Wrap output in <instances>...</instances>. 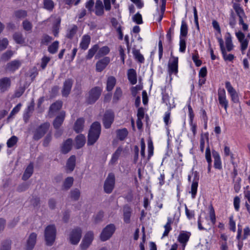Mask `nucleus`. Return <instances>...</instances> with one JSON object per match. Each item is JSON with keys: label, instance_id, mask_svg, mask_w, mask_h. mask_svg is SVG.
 <instances>
[{"label": "nucleus", "instance_id": "obj_43", "mask_svg": "<svg viewBox=\"0 0 250 250\" xmlns=\"http://www.w3.org/2000/svg\"><path fill=\"white\" fill-rule=\"evenodd\" d=\"M109 51L110 49L108 46H103L99 50L98 53L96 54L95 56V58H99L101 56L107 55L109 53Z\"/></svg>", "mask_w": 250, "mask_h": 250}, {"label": "nucleus", "instance_id": "obj_14", "mask_svg": "<svg viewBox=\"0 0 250 250\" xmlns=\"http://www.w3.org/2000/svg\"><path fill=\"white\" fill-rule=\"evenodd\" d=\"M37 234L35 232L31 233L26 241L25 250H33L36 244Z\"/></svg>", "mask_w": 250, "mask_h": 250}, {"label": "nucleus", "instance_id": "obj_23", "mask_svg": "<svg viewBox=\"0 0 250 250\" xmlns=\"http://www.w3.org/2000/svg\"><path fill=\"white\" fill-rule=\"evenodd\" d=\"M84 123V120L83 118H80L77 120L74 125V130L76 133H79L83 130Z\"/></svg>", "mask_w": 250, "mask_h": 250}, {"label": "nucleus", "instance_id": "obj_52", "mask_svg": "<svg viewBox=\"0 0 250 250\" xmlns=\"http://www.w3.org/2000/svg\"><path fill=\"white\" fill-rule=\"evenodd\" d=\"M77 30V27L74 25L68 31L66 37L68 39H72L76 34Z\"/></svg>", "mask_w": 250, "mask_h": 250}, {"label": "nucleus", "instance_id": "obj_32", "mask_svg": "<svg viewBox=\"0 0 250 250\" xmlns=\"http://www.w3.org/2000/svg\"><path fill=\"white\" fill-rule=\"evenodd\" d=\"M122 151L123 148L121 146H119L115 152L113 154L112 158L110 161V164L111 165H113L116 163Z\"/></svg>", "mask_w": 250, "mask_h": 250}, {"label": "nucleus", "instance_id": "obj_12", "mask_svg": "<svg viewBox=\"0 0 250 250\" xmlns=\"http://www.w3.org/2000/svg\"><path fill=\"white\" fill-rule=\"evenodd\" d=\"M220 49L223 57V59L225 61H229L231 62L234 58V56L233 55L231 54H227L226 48L224 45V41L223 39L221 38H217Z\"/></svg>", "mask_w": 250, "mask_h": 250}, {"label": "nucleus", "instance_id": "obj_49", "mask_svg": "<svg viewBox=\"0 0 250 250\" xmlns=\"http://www.w3.org/2000/svg\"><path fill=\"white\" fill-rule=\"evenodd\" d=\"M1 245L0 250H11V241L5 240L1 242Z\"/></svg>", "mask_w": 250, "mask_h": 250}, {"label": "nucleus", "instance_id": "obj_25", "mask_svg": "<svg viewBox=\"0 0 250 250\" xmlns=\"http://www.w3.org/2000/svg\"><path fill=\"white\" fill-rule=\"evenodd\" d=\"M127 77L129 81L132 84L137 83V74L135 69L130 68L127 71Z\"/></svg>", "mask_w": 250, "mask_h": 250}, {"label": "nucleus", "instance_id": "obj_60", "mask_svg": "<svg viewBox=\"0 0 250 250\" xmlns=\"http://www.w3.org/2000/svg\"><path fill=\"white\" fill-rule=\"evenodd\" d=\"M8 45V41L6 38H3L2 40L0 39V51L6 49Z\"/></svg>", "mask_w": 250, "mask_h": 250}, {"label": "nucleus", "instance_id": "obj_56", "mask_svg": "<svg viewBox=\"0 0 250 250\" xmlns=\"http://www.w3.org/2000/svg\"><path fill=\"white\" fill-rule=\"evenodd\" d=\"M13 54V52L11 50H8L2 55L0 59L4 61H7L10 59Z\"/></svg>", "mask_w": 250, "mask_h": 250}, {"label": "nucleus", "instance_id": "obj_1", "mask_svg": "<svg viewBox=\"0 0 250 250\" xmlns=\"http://www.w3.org/2000/svg\"><path fill=\"white\" fill-rule=\"evenodd\" d=\"M101 132V125L99 122H95L91 125L89 130L87 145H93L98 140Z\"/></svg>", "mask_w": 250, "mask_h": 250}, {"label": "nucleus", "instance_id": "obj_45", "mask_svg": "<svg viewBox=\"0 0 250 250\" xmlns=\"http://www.w3.org/2000/svg\"><path fill=\"white\" fill-rule=\"evenodd\" d=\"M132 53L135 59L139 62L143 63L144 62V58L139 50L134 49L132 51Z\"/></svg>", "mask_w": 250, "mask_h": 250}, {"label": "nucleus", "instance_id": "obj_6", "mask_svg": "<svg viewBox=\"0 0 250 250\" xmlns=\"http://www.w3.org/2000/svg\"><path fill=\"white\" fill-rule=\"evenodd\" d=\"M50 127V124L48 122L41 125L34 131L33 139L38 141L42 138L47 132Z\"/></svg>", "mask_w": 250, "mask_h": 250}, {"label": "nucleus", "instance_id": "obj_16", "mask_svg": "<svg viewBox=\"0 0 250 250\" xmlns=\"http://www.w3.org/2000/svg\"><path fill=\"white\" fill-rule=\"evenodd\" d=\"M235 35L241 43V49L242 51H245L247 48L249 40L245 39V34L240 31L236 32Z\"/></svg>", "mask_w": 250, "mask_h": 250}, {"label": "nucleus", "instance_id": "obj_10", "mask_svg": "<svg viewBox=\"0 0 250 250\" xmlns=\"http://www.w3.org/2000/svg\"><path fill=\"white\" fill-rule=\"evenodd\" d=\"M93 237L94 234L92 231H88L85 234L80 245L82 250H85L88 248L93 239Z\"/></svg>", "mask_w": 250, "mask_h": 250}, {"label": "nucleus", "instance_id": "obj_11", "mask_svg": "<svg viewBox=\"0 0 250 250\" xmlns=\"http://www.w3.org/2000/svg\"><path fill=\"white\" fill-rule=\"evenodd\" d=\"M225 86L230 96L231 101L234 103H239V99L238 95L235 89L231 85L230 82H226L225 83Z\"/></svg>", "mask_w": 250, "mask_h": 250}, {"label": "nucleus", "instance_id": "obj_53", "mask_svg": "<svg viewBox=\"0 0 250 250\" xmlns=\"http://www.w3.org/2000/svg\"><path fill=\"white\" fill-rule=\"evenodd\" d=\"M234 189L236 192H238L241 188L240 182L241 179L240 178H237L235 180L233 179Z\"/></svg>", "mask_w": 250, "mask_h": 250}, {"label": "nucleus", "instance_id": "obj_59", "mask_svg": "<svg viewBox=\"0 0 250 250\" xmlns=\"http://www.w3.org/2000/svg\"><path fill=\"white\" fill-rule=\"evenodd\" d=\"M210 210H209V217L213 225H214L216 222V217H215V211L213 209V208L212 206L210 207Z\"/></svg>", "mask_w": 250, "mask_h": 250}, {"label": "nucleus", "instance_id": "obj_9", "mask_svg": "<svg viewBox=\"0 0 250 250\" xmlns=\"http://www.w3.org/2000/svg\"><path fill=\"white\" fill-rule=\"evenodd\" d=\"M73 84V81L72 79H67L65 80L62 89V94L63 97H67L68 96L70 93Z\"/></svg>", "mask_w": 250, "mask_h": 250}, {"label": "nucleus", "instance_id": "obj_3", "mask_svg": "<svg viewBox=\"0 0 250 250\" xmlns=\"http://www.w3.org/2000/svg\"><path fill=\"white\" fill-rule=\"evenodd\" d=\"M115 176L112 173H109L106 177L104 185V191L107 194L111 193L115 187Z\"/></svg>", "mask_w": 250, "mask_h": 250}, {"label": "nucleus", "instance_id": "obj_51", "mask_svg": "<svg viewBox=\"0 0 250 250\" xmlns=\"http://www.w3.org/2000/svg\"><path fill=\"white\" fill-rule=\"evenodd\" d=\"M53 39L51 37L47 34H43L41 39V43L42 45H47Z\"/></svg>", "mask_w": 250, "mask_h": 250}, {"label": "nucleus", "instance_id": "obj_48", "mask_svg": "<svg viewBox=\"0 0 250 250\" xmlns=\"http://www.w3.org/2000/svg\"><path fill=\"white\" fill-rule=\"evenodd\" d=\"M23 29L27 32H30L32 30L33 25L32 23L27 20H24L22 23Z\"/></svg>", "mask_w": 250, "mask_h": 250}, {"label": "nucleus", "instance_id": "obj_61", "mask_svg": "<svg viewBox=\"0 0 250 250\" xmlns=\"http://www.w3.org/2000/svg\"><path fill=\"white\" fill-rule=\"evenodd\" d=\"M122 95V91L120 87H117L114 94L113 100L118 101Z\"/></svg>", "mask_w": 250, "mask_h": 250}, {"label": "nucleus", "instance_id": "obj_4", "mask_svg": "<svg viewBox=\"0 0 250 250\" xmlns=\"http://www.w3.org/2000/svg\"><path fill=\"white\" fill-rule=\"evenodd\" d=\"M102 92V88L99 86L92 88L88 93V96L86 99V102L88 104H93L100 98Z\"/></svg>", "mask_w": 250, "mask_h": 250}, {"label": "nucleus", "instance_id": "obj_2", "mask_svg": "<svg viewBox=\"0 0 250 250\" xmlns=\"http://www.w3.org/2000/svg\"><path fill=\"white\" fill-rule=\"evenodd\" d=\"M57 229L54 225H48L44 230V239L46 245L51 246L53 245L56 237Z\"/></svg>", "mask_w": 250, "mask_h": 250}, {"label": "nucleus", "instance_id": "obj_42", "mask_svg": "<svg viewBox=\"0 0 250 250\" xmlns=\"http://www.w3.org/2000/svg\"><path fill=\"white\" fill-rule=\"evenodd\" d=\"M205 139L207 140L208 142V135L207 133L201 134V135L200 140V148L202 152H203L204 150Z\"/></svg>", "mask_w": 250, "mask_h": 250}, {"label": "nucleus", "instance_id": "obj_19", "mask_svg": "<svg viewBox=\"0 0 250 250\" xmlns=\"http://www.w3.org/2000/svg\"><path fill=\"white\" fill-rule=\"evenodd\" d=\"M11 80L8 77H4L0 79V91L4 92L10 87Z\"/></svg>", "mask_w": 250, "mask_h": 250}, {"label": "nucleus", "instance_id": "obj_15", "mask_svg": "<svg viewBox=\"0 0 250 250\" xmlns=\"http://www.w3.org/2000/svg\"><path fill=\"white\" fill-rule=\"evenodd\" d=\"M218 101L219 104L224 107L225 110L227 111L228 107V101L226 99V92L225 89H219L218 91Z\"/></svg>", "mask_w": 250, "mask_h": 250}, {"label": "nucleus", "instance_id": "obj_5", "mask_svg": "<svg viewBox=\"0 0 250 250\" xmlns=\"http://www.w3.org/2000/svg\"><path fill=\"white\" fill-rule=\"evenodd\" d=\"M82 230L79 227L72 229L69 234V240L72 245H77L82 237Z\"/></svg>", "mask_w": 250, "mask_h": 250}, {"label": "nucleus", "instance_id": "obj_44", "mask_svg": "<svg viewBox=\"0 0 250 250\" xmlns=\"http://www.w3.org/2000/svg\"><path fill=\"white\" fill-rule=\"evenodd\" d=\"M59 42L55 41L48 47V51L51 54L56 53L59 48Z\"/></svg>", "mask_w": 250, "mask_h": 250}, {"label": "nucleus", "instance_id": "obj_35", "mask_svg": "<svg viewBox=\"0 0 250 250\" xmlns=\"http://www.w3.org/2000/svg\"><path fill=\"white\" fill-rule=\"evenodd\" d=\"M116 80L113 76H110L108 78L106 82V90L108 91H111L115 86Z\"/></svg>", "mask_w": 250, "mask_h": 250}, {"label": "nucleus", "instance_id": "obj_47", "mask_svg": "<svg viewBox=\"0 0 250 250\" xmlns=\"http://www.w3.org/2000/svg\"><path fill=\"white\" fill-rule=\"evenodd\" d=\"M188 29L187 24L186 21L183 20L180 28V37L187 36L188 34Z\"/></svg>", "mask_w": 250, "mask_h": 250}, {"label": "nucleus", "instance_id": "obj_38", "mask_svg": "<svg viewBox=\"0 0 250 250\" xmlns=\"http://www.w3.org/2000/svg\"><path fill=\"white\" fill-rule=\"evenodd\" d=\"M81 196V191L78 188H74L70 192V197L73 201H78Z\"/></svg>", "mask_w": 250, "mask_h": 250}, {"label": "nucleus", "instance_id": "obj_21", "mask_svg": "<svg viewBox=\"0 0 250 250\" xmlns=\"http://www.w3.org/2000/svg\"><path fill=\"white\" fill-rule=\"evenodd\" d=\"M62 105V103L61 101L55 102L50 105L49 110V114L50 115H53L55 112L61 109Z\"/></svg>", "mask_w": 250, "mask_h": 250}, {"label": "nucleus", "instance_id": "obj_63", "mask_svg": "<svg viewBox=\"0 0 250 250\" xmlns=\"http://www.w3.org/2000/svg\"><path fill=\"white\" fill-rule=\"evenodd\" d=\"M186 48V43L185 39L180 37L179 51L181 52H184Z\"/></svg>", "mask_w": 250, "mask_h": 250}, {"label": "nucleus", "instance_id": "obj_50", "mask_svg": "<svg viewBox=\"0 0 250 250\" xmlns=\"http://www.w3.org/2000/svg\"><path fill=\"white\" fill-rule=\"evenodd\" d=\"M14 15L17 18L21 19L25 18L27 14L25 10H18L14 12Z\"/></svg>", "mask_w": 250, "mask_h": 250}, {"label": "nucleus", "instance_id": "obj_34", "mask_svg": "<svg viewBox=\"0 0 250 250\" xmlns=\"http://www.w3.org/2000/svg\"><path fill=\"white\" fill-rule=\"evenodd\" d=\"M74 179L72 177L66 178L63 183L62 189L63 190H68L73 185Z\"/></svg>", "mask_w": 250, "mask_h": 250}, {"label": "nucleus", "instance_id": "obj_28", "mask_svg": "<svg viewBox=\"0 0 250 250\" xmlns=\"http://www.w3.org/2000/svg\"><path fill=\"white\" fill-rule=\"evenodd\" d=\"M90 41L91 38L90 36L88 35L83 36L80 44L81 48L83 50L87 49L90 42Z\"/></svg>", "mask_w": 250, "mask_h": 250}, {"label": "nucleus", "instance_id": "obj_39", "mask_svg": "<svg viewBox=\"0 0 250 250\" xmlns=\"http://www.w3.org/2000/svg\"><path fill=\"white\" fill-rule=\"evenodd\" d=\"M116 133L118 138L121 141L124 140L128 133L127 129L125 128L122 129H118L116 131Z\"/></svg>", "mask_w": 250, "mask_h": 250}, {"label": "nucleus", "instance_id": "obj_36", "mask_svg": "<svg viewBox=\"0 0 250 250\" xmlns=\"http://www.w3.org/2000/svg\"><path fill=\"white\" fill-rule=\"evenodd\" d=\"M190 236V233L189 232L181 233L178 237V241L180 243L185 245L188 241Z\"/></svg>", "mask_w": 250, "mask_h": 250}, {"label": "nucleus", "instance_id": "obj_20", "mask_svg": "<svg viewBox=\"0 0 250 250\" xmlns=\"http://www.w3.org/2000/svg\"><path fill=\"white\" fill-rule=\"evenodd\" d=\"M65 116V113L62 111L60 112L53 122V126L55 129H59L62 125Z\"/></svg>", "mask_w": 250, "mask_h": 250}, {"label": "nucleus", "instance_id": "obj_13", "mask_svg": "<svg viewBox=\"0 0 250 250\" xmlns=\"http://www.w3.org/2000/svg\"><path fill=\"white\" fill-rule=\"evenodd\" d=\"M178 57H172L168 64V72L170 74H176L178 73Z\"/></svg>", "mask_w": 250, "mask_h": 250}, {"label": "nucleus", "instance_id": "obj_41", "mask_svg": "<svg viewBox=\"0 0 250 250\" xmlns=\"http://www.w3.org/2000/svg\"><path fill=\"white\" fill-rule=\"evenodd\" d=\"M15 42L18 44H22L24 42V39L22 34L20 32H16L13 35Z\"/></svg>", "mask_w": 250, "mask_h": 250}, {"label": "nucleus", "instance_id": "obj_54", "mask_svg": "<svg viewBox=\"0 0 250 250\" xmlns=\"http://www.w3.org/2000/svg\"><path fill=\"white\" fill-rule=\"evenodd\" d=\"M60 22H61V19H59L57 21V22L53 25L52 32H53L54 35L55 37H57L58 35V34L59 32L60 26Z\"/></svg>", "mask_w": 250, "mask_h": 250}, {"label": "nucleus", "instance_id": "obj_37", "mask_svg": "<svg viewBox=\"0 0 250 250\" xmlns=\"http://www.w3.org/2000/svg\"><path fill=\"white\" fill-rule=\"evenodd\" d=\"M233 8L238 16L239 20L242 19L243 17L245 16V12L242 7H240L239 4L234 3L233 5Z\"/></svg>", "mask_w": 250, "mask_h": 250}, {"label": "nucleus", "instance_id": "obj_64", "mask_svg": "<svg viewBox=\"0 0 250 250\" xmlns=\"http://www.w3.org/2000/svg\"><path fill=\"white\" fill-rule=\"evenodd\" d=\"M205 157L208 163H211L212 160L211 158L210 150L208 146L206 148Z\"/></svg>", "mask_w": 250, "mask_h": 250}, {"label": "nucleus", "instance_id": "obj_17", "mask_svg": "<svg viewBox=\"0 0 250 250\" xmlns=\"http://www.w3.org/2000/svg\"><path fill=\"white\" fill-rule=\"evenodd\" d=\"M21 62L19 60H14L7 63L5 70L7 72H14L21 66Z\"/></svg>", "mask_w": 250, "mask_h": 250}, {"label": "nucleus", "instance_id": "obj_7", "mask_svg": "<svg viewBox=\"0 0 250 250\" xmlns=\"http://www.w3.org/2000/svg\"><path fill=\"white\" fill-rule=\"evenodd\" d=\"M116 229L115 226L113 224L107 225L102 230L100 239L102 241H105L108 240L114 233Z\"/></svg>", "mask_w": 250, "mask_h": 250}, {"label": "nucleus", "instance_id": "obj_27", "mask_svg": "<svg viewBox=\"0 0 250 250\" xmlns=\"http://www.w3.org/2000/svg\"><path fill=\"white\" fill-rule=\"evenodd\" d=\"M85 143V136L83 134H80L75 138V147L77 149H80L84 146Z\"/></svg>", "mask_w": 250, "mask_h": 250}, {"label": "nucleus", "instance_id": "obj_62", "mask_svg": "<svg viewBox=\"0 0 250 250\" xmlns=\"http://www.w3.org/2000/svg\"><path fill=\"white\" fill-rule=\"evenodd\" d=\"M21 106V104H18L11 111L8 118L12 117L15 114H17L20 111Z\"/></svg>", "mask_w": 250, "mask_h": 250}, {"label": "nucleus", "instance_id": "obj_40", "mask_svg": "<svg viewBox=\"0 0 250 250\" xmlns=\"http://www.w3.org/2000/svg\"><path fill=\"white\" fill-rule=\"evenodd\" d=\"M43 8L49 11H52L54 7L55 3L52 0H43Z\"/></svg>", "mask_w": 250, "mask_h": 250}, {"label": "nucleus", "instance_id": "obj_33", "mask_svg": "<svg viewBox=\"0 0 250 250\" xmlns=\"http://www.w3.org/2000/svg\"><path fill=\"white\" fill-rule=\"evenodd\" d=\"M225 43L226 51L230 52L233 49V45L232 43L231 37L229 33H227L225 36Z\"/></svg>", "mask_w": 250, "mask_h": 250}, {"label": "nucleus", "instance_id": "obj_55", "mask_svg": "<svg viewBox=\"0 0 250 250\" xmlns=\"http://www.w3.org/2000/svg\"><path fill=\"white\" fill-rule=\"evenodd\" d=\"M18 142V138L15 136H12L8 141L7 142V145L8 147H13L16 144V143Z\"/></svg>", "mask_w": 250, "mask_h": 250}, {"label": "nucleus", "instance_id": "obj_57", "mask_svg": "<svg viewBox=\"0 0 250 250\" xmlns=\"http://www.w3.org/2000/svg\"><path fill=\"white\" fill-rule=\"evenodd\" d=\"M198 187V182L197 181H193L191 185V193L192 197L194 198L197 193V189Z\"/></svg>", "mask_w": 250, "mask_h": 250}, {"label": "nucleus", "instance_id": "obj_31", "mask_svg": "<svg viewBox=\"0 0 250 250\" xmlns=\"http://www.w3.org/2000/svg\"><path fill=\"white\" fill-rule=\"evenodd\" d=\"M104 6L103 2L100 0H97L95 4V14L97 16H102L104 14Z\"/></svg>", "mask_w": 250, "mask_h": 250}, {"label": "nucleus", "instance_id": "obj_46", "mask_svg": "<svg viewBox=\"0 0 250 250\" xmlns=\"http://www.w3.org/2000/svg\"><path fill=\"white\" fill-rule=\"evenodd\" d=\"M99 49V46L98 44L94 45L91 48H90L88 52V54L86 57L87 59H91L95 55L96 52Z\"/></svg>", "mask_w": 250, "mask_h": 250}, {"label": "nucleus", "instance_id": "obj_24", "mask_svg": "<svg viewBox=\"0 0 250 250\" xmlns=\"http://www.w3.org/2000/svg\"><path fill=\"white\" fill-rule=\"evenodd\" d=\"M76 165V156H71L67 161L66 168L70 172H72L75 168Z\"/></svg>", "mask_w": 250, "mask_h": 250}, {"label": "nucleus", "instance_id": "obj_18", "mask_svg": "<svg viewBox=\"0 0 250 250\" xmlns=\"http://www.w3.org/2000/svg\"><path fill=\"white\" fill-rule=\"evenodd\" d=\"M110 61L108 57H105L103 59L98 61L96 65V69L98 72L102 71L107 65Z\"/></svg>", "mask_w": 250, "mask_h": 250}, {"label": "nucleus", "instance_id": "obj_8", "mask_svg": "<svg viewBox=\"0 0 250 250\" xmlns=\"http://www.w3.org/2000/svg\"><path fill=\"white\" fill-rule=\"evenodd\" d=\"M114 120V113L111 110H107L105 111L103 118V123L104 127L106 128H109Z\"/></svg>", "mask_w": 250, "mask_h": 250}, {"label": "nucleus", "instance_id": "obj_30", "mask_svg": "<svg viewBox=\"0 0 250 250\" xmlns=\"http://www.w3.org/2000/svg\"><path fill=\"white\" fill-rule=\"evenodd\" d=\"M124 220L125 223H129L131 216V208L128 206H125L123 208Z\"/></svg>", "mask_w": 250, "mask_h": 250}, {"label": "nucleus", "instance_id": "obj_22", "mask_svg": "<svg viewBox=\"0 0 250 250\" xmlns=\"http://www.w3.org/2000/svg\"><path fill=\"white\" fill-rule=\"evenodd\" d=\"M73 140L71 139H68L63 142L61 147L62 152L63 154H66L69 152L72 146Z\"/></svg>", "mask_w": 250, "mask_h": 250}, {"label": "nucleus", "instance_id": "obj_29", "mask_svg": "<svg viewBox=\"0 0 250 250\" xmlns=\"http://www.w3.org/2000/svg\"><path fill=\"white\" fill-rule=\"evenodd\" d=\"M213 157L214 158V166L215 168L221 169L222 168V164L219 153L213 151L212 152Z\"/></svg>", "mask_w": 250, "mask_h": 250}, {"label": "nucleus", "instance_id": "obj_58", "mask_svg": "<svg viewBox=\"0 0 250 250\" xmlns=\"http://www.w3.org/2000/svg\"><path fill=\"white\" fill-rule=\"evenodd\" d=\"M133 21L137 24H140L143 23V20L141 15L138 12L132 18Z\"/></svg>", "mask_w": 250, "mask_h": 250}, {"label": "nucleus", "instance_id": "obj_26", "mask_svg": "<svg viewBox=\"0 0 250 250\" xmlns=\"http://www.w3.org/2000/svg\"><path fill=\"white\" fill-rule=\"evenodd\" d=\"M33 164L32 163H30L25 169L22 175V179L23 180L26 181L31 176L33 173Z\"/></svg>", "mask_w": 250, "mask_h": 250}]
</instances>
